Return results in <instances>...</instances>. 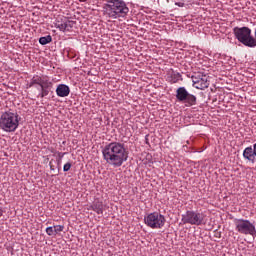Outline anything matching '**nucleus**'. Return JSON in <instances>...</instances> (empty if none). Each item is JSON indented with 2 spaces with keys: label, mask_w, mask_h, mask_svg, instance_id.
Here are the masks:
<instances>
[{
  "label": "nucleus",
  "mask_w": 256,
  "mask_h": 256,
  "mask_svg": "<svg viewBox=\"0 0 256 256\" xmlns=\"http://www.w3.org/2000/svg\"><path fill=\"white\" fill-rule=\"evenodd\" d=\"M102 157L110 167H122L123 163L129 159V151L125 148V144L121 142H110L102 147Z\"/></svg>",
  "instance_id": "1"
},
{
  "label": "nucleus",
  "mask_w": 256,
  "mask_h": 256,
  "mask_svg": "<svg viewBox=\"0 0 256 256\" xmlns=\"http://www.w3.org/2000/svg\"><path fill=\"white\" fill-rule=\"evenodd\" d=\"M103 11L108 19H120L121 17H127L129 7L123 0H106Z\"/></svg>",
  "instance_id": "2"
},
{
  "label": "nucleus",
  "mask_w": 256,
  "mask_h": 256,
  "mask_svg": "<svg viewBox=\"0 0 256 256\" xmlns=\"http://www.w3.org/2000/svg\"><path fill=\"white\" fill-rule=\"evenodd\" d=\"M21 116L13 110H7L0 115V129L4 133H15L19 129Z\"/></svg>",
  "instance_id": "3"
},
{
  "label": "nucleus",
  "mask_w": 256,
  "mask_h": 256,
  "mask_svg": "<svg viewBox=\"0 0 256 256\" xmlns=\"http://www.w3.org/2000/svg\"><path fill=\"white\" fill-rule=\"evenodd\" d=\"M35 85H39L40 93L38 94V97L43 99L49 95L51 87H53V82L50 81L47 76L34 75L27 84V89H31V87H35Z\"/></svg>",
  "instance_id": "4"
},
{
  "label": "nucleus",
  "mask_w": 256,
  "mask_h": 256,
  "mask_svg": "<svg viewBox=\"0 0 256 256\" xmlns=\"http://www.w3.org/2000/svg\"><path fill=\"white\" fill-rule=\"evenodd\" d=\"M144 222L150 229H163L165 223H167V219L159 212H152L144 217Z\"/></svg>",
  "instance_id": "5"
},
{
  "label": "nucleus",
  "mask_w": 256,
  "mask_h": 256,
  "mask_svg": "<svg viewBox=\"0 0 256 256\" xmlns=\"http://www.w3.org/2000/svg\"><path fill=\"white\" fill-rule=\"evenodd\" d=\"M181 221L183 225H203L205 221V214L193 210H187L185 214H182Z\"/></svg>",
  "instance_id": "6"
},
{
  "label": "nucleus",
  "mask_w": 256,
  "mask_h": 256,
  "mask_svg": "<svg viewBox=\"0 0 256 256\" xmlns=\"http://www.w3.org/2000/svg\"><path fill=\"white\" fill-rule=\"evenodd\" d=\"M234 37H236L239 43H242L245 47H250L251 49V28L247 26L234 27L233 29Z\"/></svg>",
  "instance_id": "7"
},
{
  "label": "nucleus",
  "mask_w": 256,
  "mask_h": 256,
  "mask_svg": "<svg viewBox=\"0 0 256 256\" xmlns=\"http://www.w3.org/2000/svg\"><path fill=\"white\" fill-rule=\"evenodd\" d=\"M176 99L179 103H185L186 107L197 105V96L189 93L186 87H179L176 90Z\"/></svg>",
  "instance_id": "8"
},
{
  "label": "nucleus",
  "mask_w": 256,
  "mask_h": 256,
  "mask_svg": "<svg viewBox=\"0 0 256 256\" xmlns=\"http://www.w3.org/2000/svg\"><path fill=\"white\" fill-rule=\"evenodd\" d=\"M235 225L236 231H238V233H241L242 235H251L252 237H255V224L251 223V221L245 219H237L235 221Z\"/></svg>",
  "instance_id": "9"
},
{
  "label": "nucleus",
  "mask_w": 256,
  "mask_h": 256,
  "mask_svg": "<svg viewBox=\"0 0 256 256\" xmlns=\"http://www.w3.org/2000/svg\"><path fill=\"white\" fill-rule=\"evenodd\" d=\"M192 82L193 87H195V89H200V91L207 89L210 85L209 76L205 74L192 75Z\"/></svg>",
  "instance_id": "10"
},
{
  "label": "nucleus",
  "mask_w": 256,
  "mask_h": 256,
  "mask_svg": "<svg viewBox=\"0 0 256 256\" xmlns=\"http://www.w3.org/2000/svg\"><path fill=\"white\" fill-rule=\"evenodd\" d=\"M73 27H75V21L73 20L64 18L56 21V28L59 29V31H63V33H65V31H71Z\"/></svg>",
  "instance_id": "11"
},
{
  "label": "nucleus",
  "mask_w": 256,
  "mask_h": 256,
  "mask_svg": "<svg viewBox=\"0 0 256 256\" xmlns=\"http://www.w3.org/2000/svg\"><path fill=\"white\" fill-rule=\"evenodd\" d=\"M71 89L65 84H59L56 88V94L58 97H69Z\"/></svg>",
  "instance_id": "12"
},
{
  "label": "nucleus",
  "mask_w": 256,
  "mask_h": 256,
  "mask_svg": "<svg viewBox=\"0 0 256 256\" xmlns=\"http://www.w3.org/2000/svg\"><path fill=\"white\" fill-rule=\"evenodd\" d=\"M243 157L247 161H250V163H255V151L253 150V147L249 146L246 147L243 151Z\"/></svg>",
  "instance_id": "13"
},
{
  "label": "nucleus",
  "mask_w": 256,
  "mask_h": 256,
  "mask_svg": "<svg viewBox=\"0 0 256 256\" xmlns=\"http://www.w3.org/2000/svg\"><path fill=\"white\" fill-rule=\"evenodd\" d=\"M91 209H92V211H95V213H97V215H103L105 205L103 204V202L96 200L91 205Z\"/></svg>",
  "instance_id": "14"
},
{
  "label": "nucleus",
  "mask_w": 256,
  "mask_h": 256,
  "mask_svg": "<svg viewBox=\"0 0 256 256\" xmlns=\"http://www.w3.org/2000/svg\"><path fill=\"white\" fill-rule=\"evenodd\" d=\"M51 41H53V38L51 37V35H47L39 38L40 45H47L51 43Z\"/></svg>",
  "instance_id": "15"
},
{
  "label": "nucleus",
  "mask_w": 256,
  "mask_h": 256,
  "mask_svg": "<svg viewBox=\"0 0 256 256\" xmlns=\"http://www.w3.org/2000/svg\"><path fill=\"white\" fill-rule=\"evenodd\" d=\"M179 79H181V73L178 72L172 73L170 77H168V81H170V83H177Z\"/></svg>",
  "instance_id": "16"
},
{
  "label": "nucleus",
  "mask_w": 256,
  "mask_h": 256,
  "mask_svg": "<svg viewBox=\"0 0 256 256\" xmlns=\"http://www.w3.org/2000/svg\"><path fill=\"white\" fill-rule=\"evenodd\" d=\"M46 234L49 235V237H52L53 235H57L55 232V226H49L46 228Z\"/></svg>",
  "instance_id": "17"
},
{
  "label": "nucleus",
  "mask_w": 256,
  "mask_h": 256,
  "mask_svg": "<svg viewBox=\"0 0 256 256\" xmlns=\"http://www.w3.org/2000/svg\"><path fill=\"white\" fill-rule=\"evenodd\" d=\"M64 229H65V226H63V225H55L54 226V231H55L56 235H58V233L63 232Z\"/></svg>",
  "instance_id": "18"
},
{
  "label": "nucleus",
  "mask_w": 256,
  "mask_h": 256,
  "mask_svg": "<svg viewBox=\"0 0 256 256\" xmlns=\"http://www.w3.org/2000/svg\"><path fill=\"white\" fill-rule=\"evenodd\" d=\"M185 1H186V0H173L174 4H175L177 7H185Z\"/></svg>",
  "instance_id": "19"
},
{
  "label": "nucleus",
  "mask_w": 256,
  "mask_h": 256,
  "mask_svg": "<svg viewBox=\"0 0 256 256\" xmlns=\"http://www.w3.org/2000/svg\"><path fill=\"white\" fill-rule=\"evenodd\" d=\"M254 47H256V28L254 31V37L253 35L251 36V49H254Z\"/></svg>",
  "instance_id": "20"
},
{
  "label": "nucleus",
  "mask_w": 256,
  "mask_h": 256,
  "mask_svg": "<svg viewBox=\"0 0 256 256\" xmlns=\"http://www.w3.org/2000/svg\"><path fill=\"white\" fill-rule=\"evenodd\" d=\"M67 153L65 152H58V165H60L61 161H63V157H65Z\"/></svg>",
  "instance_id": "21"
},
{
  "label": "nucleus",
  "mask_w": 256,
  "mask_h": 256,
  "mask_svg": "<svg viewBox=\"0 0 256 256\" xmlns=\"http://www.w3.org/2000/svg\"><path fill=\"white\" fill-rule=\"evenodd\" d=\"M71 167H72L71 162H67L66 164H64L63 171L67 173V171H69Z\"/></svg>",
  "instance_id": "22"
},
{
  "label": "nucleus",
  "mask_w": 256,
  "mask_h": 256,
  "mask_svg": "<svg viewBox=\"0 0 256 256\" xmlns=\"http://www.w3.org/2000/svg\"><path fill=\"white\" fill-rule=\"evenodd\" d=\"M254 155L256 157V143L253 145Z\"/></svg>",
  "instance_id": "23"
},
{
  "label": "nucleus",
  "mask_w": 256,
  "mask_h": 256,
  "mask_svg": "<svg viewBox=\"0 0 256 256\" xmlns=\"http://www.w3.org/2000/svg\"><path fill=\"white\" fill-rule=\"evenodd\" d=\"M50 169L51 171H55V168H53V165H51V162H50Z\"/></svg>",
  "instance_id": "24"
},
{
  "label": "nucleus",
  "mask_w": 256,
  "mask_h": 256,
  "mask_svg": "<svg viewBox=\"0 0 256 256\" xmlns=\"http://www.w3.org/2000/svg\"><path fill=\"white\" fill-rule=\"evenodd\" d=\"M3 215L1 212H0V216Z\"/></svg>",
  "instance_id": "25"
},
{
  "label": "nucleus",
  "mask_w": 256,
  "mask_h": 256,
  "mask_svg": "<svg viewBox=\"0 0 256 256\" xmlns=\"http://www.w3.org/2000/svg\"><path fill=\"white\" fill-rule=\"evenodd\" d=\"M82 1H85V0H82Z\"/></svg>",
  "instance_id": "26"
}]
</instances>
